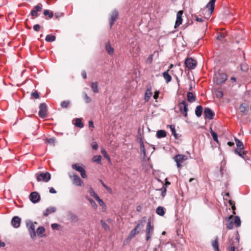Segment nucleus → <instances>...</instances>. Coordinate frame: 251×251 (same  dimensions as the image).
Listing matches in <instances>:
<instances>
[{"label": "nucleus", "instance_id": "nucleus-1", "mask_svg": "<svg viewBox=\"0 0 251 251\" xmlns=\"http://www.w3.org/2000/svg\"><path fill=\"white\" fill-rule=\"evenodd\" d=\"M177 107L180 113L185 118L188 117V112L189 111L188 105L185 100H182L179 101Z\"/></svg>", "mask_w": 251, "mask_h": 251}, {"label": "nucleus", "instance_id": "nucleus-2", "mask_svg": "<svg viewBox=\"0 0 251 251\" xmlns=\"http://www.w3.org/2000/svg\"><path fill=\"white\" fill-rule=\"evenodd\" d=\"M35 176L37 181L48 182L51 178L50 174L49 172L38 173L35 174Z\"/></svg>", "mask_w": 251, "mask_h": 251}, {"label": "nucleus", "instance_id": "nucleus-3", "mask_svg": "<svg viewBox=\"0 0 251 251\" xmlns=\"http://www.w3.org/2000/svg\"><path fill=\"white\" fill-rule=\"evenodd\" d=\"M227 79V76L225 73H218L215 74L213 78V81L216 84L220 85L225 83Z\"/></svg>", "mask_w": 251, "mask_h": 251}, {"label": "nucleus", "instance_id": "nucleus-4", "mask_svg": "<svg viewBox=\"0 0 251 251\" xmlns=\"http://www.w3.org/2000/svg\"><path fill=\"white\" fill-rule=\"evenodd\" d=\"M144 221L143 220H139L138 222L137 226L131 231L128 235L129 239H132L135 236L136 234L139 233L141 228L143 227Z\"/></svg>", "mask_w": 251, "mask_h": 251}, {"label": "nucleus", "instance_id": "nucleus-5", "mask_svg": "<svg viewBox=\"0 0 251 251\" xmlns=\"http://www.w3.org/2000/svg\"><path fill=\"white\" fill-rule=\"evenodd\" d=\"M188 157L184 154H177L173 157L174 160L176 162L178 168L181 167V163L187 159Z\"/></svg>", "mask_w": 251, "mask_h": 251}, {"label": "nucleus", "instance_id": "nucleus-6", "mask_svg": "<svg viewBox=\"0 0 251 251\" xmlns=\"http://www.w3.org/2000/svg\"><path fill=\"white\" fill-rule=\"evenodd\" d=\"M154 226L151 225V220L149 219L148 222V224L146 229V240L148 241L151 239V236L153 233Z\"/></svg>", "mask_w": 251, "mask_h": 251}, {"label": "nucleus", "instance_id": "nucleus-7", "mask_svg": "<svg viewBox=\"0 0 251 251\" xmlns=\"http://www.w3.org/2000/svg\"><path fill=\"white\" fill-rule=\"evenodd\" d=\"M197 65V61L192 58H187L185 60V65L186 67L190 70L194 69L196 67Z\"/></svg>", "mask_w": 251, "mask_h": 251}, {"label": "nucleus", "instance_id": "nucleus-8", "mask_svg": "<svg viewBox=\"0 0 251 251\" xmlns=\"http://www.w3.org/2000/svg\"><path fill=\"white\" fill-rule=\"evenodd\" d=\"M26 226L28 228V232L30 235L31 238L34 239L36 236L35 232V227L33 223L29 221L26 223Z\"/></svg>", "mask_w": 251, "mask_h": 251}, {"label": "nucleus", "instance_id": "nucleus-9", "mask_svg": "<svg viewBox=\"0 0 251 251\" xmlns=\"http://www.w3.org/2000/svg\"><path fill=\"white\" fill-rule=\"evenodd\" d=\"M69 177L72 179L73 183L75 186H81L83 184V180L77 175H71L69 174Z\"/></svg>", "mask_w": 251, "mask_h": 251}, {"label": "nucleus", "instance_id": "nucleus-10", "mask_svg": "<svg viewBox=\"0 0 251 251\" xmlns=\"http://www.w3.org/2000/svg\"><path fill=\"white\" fill-rule=\"evenodd\" d=\"M39 116L44 118L47 116V106L45 103H42L39 106Z\"/></svg>", "mask_w": 251, "mask_h": 251}, {"label": "nucleus", "instance_id": "nucleus-11", "mask_svg": "<svg viewBox=\"0 0 251 251\" xmlns=\"http://www.w3.org/2000/svg\"><path fill=\"white\" fill-rule=\"evenodd\" d=\"M204 115L205 119L212 120L213 119L215 113L210 108H205L204 110Z\"/></svg>", "mask_w": 251, "mask_h": 251}, {"label": "nucleus", "instance_id": "nucleus-12", "mask_svg": "<svg viewBox=\"0 0 251 251\" xmlns=\"http://www.w3.org/2000/svg\"><path fill=\"white\" fill-rule=\"evenodd\" d=\"M183 14V11L180 10L176 14V23L175 25V27L177 28L181 24L182 22V16Z\"/></svg>", "mask_w": 251, "mask_h": 251}, {"label": "nucleus", "instance_id": "nucleus-13", "mask_svg": "<svg viewBox=\"0 0 251 251\" xmlns=\"http://www.w3.org/2000/svg\"><path fill=\"white\" fill-rule=\"evenodd\" d=\"M40 198V195L36 192H32L29 195L30 200L34 203L38 202Z\"/></svg>", "mask_w": 251, "mask_h": 251}, {"label": "nucleus", "instance_id": "nucleus-14", "mask_svg": "<svg viewBox=\"0 0 251 251\" xmlns=\"http://www.w3.org/2000/svg\"><path fill=\"white\" fill-rule=\"evenodd\" d=\"M21 219L18 216L14 217L11 220V224L15 228H18L20 226Z\"/></svg>", "mask_w": 251, "mask_h": 251}, {"label": "nucleus", "instance_id": "nucleus-15", "mask_svg": "<svg viewBox=\"0 0 251 251\" xmlns=\"http://www.w3.org/2000/svg\"><path fill=\"white\" fill-rule=\"evenodd\" d=\"M118 17V12L116 10H114L111 15L110 21V26L111 27L114 22L116 21Z\"/></svg>", "mask_w": 251, "mask_h": 251}, {"label": "nucleus", "instance_id": "nucleus-16", "mask_svg": "<svg viewBox=\"0 0 251 251\" xmlns=\"http://www.w3.org/2000/svg\"><path fill=\"white\" fill-rule=\"evenodd\" d=\"M152 95L151 88V86L148 87L145 94V100L147 102L148 101L150 100Z\"/></svg>", "mask_w": 251, "mask_h": 251}, {"label": "nucleus", "instance_id": "nucleus-17", "mask_svg": "<svg viewBox=\"0 0 251 251\" xmlns=\"http://www.w3.org/2000/svg\"><path fill=\"white\" fill-rule=\"evenodd\" d=\"M216 0H210L206 5V8L208 9L210 14H211L214 9Z\"/></svg>", "mask_w": 251, "mask_h": 251}, {"label": "nucleus", "instance_id": "nucleus-18", "mask_svg": "<svg viewBox=\"0 0 251 251\" xmlns=\"http://www.w3.org/2000/svg\"><path fill=\"white\" fill-rule=\"evenodd\" d=\"M239 110L243 114L246 115L249 111V107L246 103H242L239 106Z\"/></svg>", "mask_w": 251, "mask_h": 251}, {"label": "nucleus", "instance_id": "nucleus-19", "mask_svg": "<svg viewBox=\"0 0 251 251\" xmlns=\"http://www.w3.org/2000/svg\"><path fill=\"white\" fill-rule=\"evenodd\" d=\"M56 210V208L55 207H49L46 209L43 214L45 216H48L49 215L54 213Z\"/></svg>", "mask_w": 251, "mask_h": 251}, {"label": "nucleus", "instance_id": "nucleus-20", "mask_svg": "<svg viewBox=\"0 0 251 251\" xmlns=\"http://www.w3.org/2000/svg\"><path fill=\"white\" fill-rule=\"evenodd\" d=\"M72 168L75 171L81 173L84 168L83 167V165H80L78 164H74L72 165Z\"/></svg>", "mask_w": 251, "mask_h": 251}, {"label": "nucleus", "instance_id": "nucleus-21", "mask_svg": "<svg viewBox=\"0 0 251 251\" xmlns=\"http://www.w3.org/2000/svg\"><path fill=\"white\" fill-rule=\"evenodd\" d=\"M105 50L109 55H112L114 52V49L110 45L109 42H107L105 45Z\"/></svg>", "mask_w": 251, "mask_h": 251}, {"label": "nucleus", "instance_id": "nucleus-22", "mask_svg": "<svg viewBox=\"0 0 251 251\" xmlns=\"http://www.w3.org/2000/svg\"><path fill=\"white\" fill-rule=\"evenodd\" d=\"M169 70H168L167 71L164 72L163 73V76L164 78L165 79L166 82L167 83H168L170 82L172 80V76L169 74L168 72Z\"/></svg>", "mask_w": 251, "mask_h": 251}, {"label": "nucleus", "instance_id": "nucleus-23", "mask_svg": "<svg viewBox=\"0 0 251 251\" xmlns=\"http://www.w3.org/2000/svg\"><path fill=\"white\" fill-rule=\"evenodd\" d=\"M235 141L237 146V150H243L244 148L243 143L237 138H235Z\"/></svg>", "mask_w": 251, "mask_h": 251}, {"label": "nucleus", "instance_id": "nucleus-24", "mask_svg": "<svg viewBox=\"0 0 251 251\" xmlns=\"http://www.w3.org/2000/svg\"><path fill=\"white\" fill-rule=\"evenodd\" d=\"M45 231V229L43 226H39L37 229V234L38 236L42 237L45 236L44 233Z\"/></svg>", "mask_w": 251, "mask_h": 251}, {"label": "nucleus", "instance_id": "nucleus-25", "mask_svg": "<svg viewBox=\"0 0 251 251\" xmlns=\"http://www.w3.org/2000/svg\"><path fill=\"white\" fill-rule=\"evenodd\" d=\"M203 110L202 107L201 105H198L195 109V114L198 117L201 116Z\"/></svg>", "mask_w": 251, "mask_h": 251}, {"label": "nucleus", "instance_id": "nucleus-26", "mask_svg": "<svg viewBox=\"0 0 251 251\" xmlns=\"http://www.w3.org/2000/svg\"><path fill=\"white\" fill-rule=\"evenodd\" d=\"M212 246L215 251H219L218 245V238L216 237L214 240L212 242Z\"/></svg>", "mask_w": 251, "mask_h": 251}, {"label": "nucleus", "instance_id": "nucleus-27", "mask_svg": "<svg viewBox=\"0 0 251 251\" xmlns=\"http://www.w3.org/2000/svg\"><path fill=\"white\" fill-rule=\"evenodd\" d=\"M187 100L190 102H193L196 100V97L192 92H188L187 94Z\"/></svg>", "mask_w": 251, "mask_h": 251}, {"label": "nucleus", "instance_id": "nucleus-28", "mask_svg": "<svg viewBox=\"0 0 251 251\" xmlns=\"http://www.w3.org/2000/svg\"><path fill=\"white\" fill-rule=\"evenodd\" d=\"M166 132L164 130H159L157 131L156 136L158 138H164L166 136Z\"/></svg>", "mask_w": 251, "mask_h": 251}, {"label": "nucleus", "instance_id": "nucleus-29", "mask_svg": "<svg viewBox=\"0 0 251 251\" xmlns=\"http://www.w3.org/2000/svg\"><path fill=\"white\" fill-rule=\"evenodd\" d=\"M98 83L97 82H92L91 84V88L94 93H99V89H98Z\"/></svg>", "mask_w": 251, "mask_h": 251}, {"label": "nucleus", "instance_id": "nucleus-30", "mask_svg": "<svg viewBox=\"0 0 251 251\" xmlns=\"http://www.w3.org/2000/svg\"><path fill=\"white\" fill-rule=\"evenodd\" d=\"M75 126L80 128H82L84 126L83 124L82 123L81 119L80 118H76L75 119Z\"/></svg>", "mask_w": 251, "mask_h": 251}, {"label": "nucleus", "instance_id": "nucleus-31", "mask_svg": "<svg viewBox=\"0 0 251 251\" xmlns=\"http://www.w3.org/2000/svg\"><path fill=\"white\" fill-rule=\"evenodd\" d=\"M156 213L160 216H163L165 214L164 208L162 206H159L156 208Z\"/></svg>", "mask_w": 251, "mask_h": 251}, {"label": "nucleus", "instance_id": "nucleus-32", "mask_svg": "<svg viewBox=\"0 0 251 251\" xmlns=\"http://www.w3.org/2000/svg\"><path fill=\"white\" fill-rule=\"evenodd\" d=\"M55 39V36L49 34L46 36L45 40L47 42H53Z\"/></svg>", "mask_w": 251, "mask_h": 251}, {"label": "nucleus", "instance_id": "nucleus-33", "mask_svg": "<svg viewBox=\"0 0 251 251\" xmlns=\"http://www.w3.org/2000/svg\"><path fill=\"white\" fill-rule=\"evenodd\" d=\"M101 152L102 155H103L104 157L107 159L109 162H110V157L107 153V152L103 148L101 149Z\"/></svg>", "mask_w": 251, "mask_h": 251}, {"label": "nucleus", "instance_id": "nucleus-34", "mask_svg": "<svg viewBox=\"0 0 251 251\" xmlns=\"http://www.w3.org/2000/svg\"><path fill=\"white\" fill-rule=\"evenodd\" d=\"M210 133L211 134V136H212V138L214 141L217 142V143H219V141L218 139V136L217 133L214 132L212 129L211 128Z\"/></svg>", "mask_w": 251, "mask_h": 251}, {"label": "nucleus", "instance_id": "nucleus-35", "mask_svg": "<svg viewBox=\"0 0 251 251\" xmlns=\"http://www.w3.org/2000/svg\"><path fill=\"white\" fill-rule=\"evenodd\" d=\"M92 160L94 162H95L99 164H100L101 160V156L100 155H95L93 157Z\"/></svg>", "mask_w": 251, "mask_h": 251}, {"label": "nucleus", "instance_id": "nucleus-36", "mask_svg": "<svg viewBox=\"0 0 251 251\" xmlns=\"http://www.w3.org/2000/svg\"><path fill=\"white\" fill-rule=\"evenodd\" d=\"M88 192L90 194V195L94 197L95 199L98 196V195L96 194L94 190L91 187H90L88 190Z\"/></svg>", "mask_w": 251, "mask_h": 251}, {"label": "nucleus", "instance_id": "nucleus-37", "mask_svg": "<svg viewBox=\"0 0 251 251\" xmlns=\"http://www.w3.org/2000/svg\"><path fill=\"white\" fill-rule=\"evenodd\" d=\"M87 199L88 200V201L90 202L92 206L94 208L96 209L97 208V204L95 202V201L91 198H89L88 197H86Z\"/></svg>", "mask_w": 251, "mask_h": 251}, {"label": "nucleus", "instance_id": "nucleus-38", "mask_svg": "<svg viewBox=\"0 0 251 251\" xmlns=\"http://www.w3.org/2000/svg\"><path fill=\"white\" fill-rule=\"evenodd\" d=\"M170 128L171 129L172 134L176 138H177V134L176 131L175 127L173 125H170Z\"/></svg>", "mask_w": 251, "mask_h": 251}, {"label": "nucleus", "instance_id": "nucleus-39", "mask_svg": "<svg viewBox=\"0 0 251 251\" xmlns=\"http://www.w3.org/2000/svg\"><path fill=\"white\" fill-rule=\"evenodd\" d=\"M234 223L236 224L237 227H239L241 225V221L239 217L236 216L235 217L234 220Z\"/></svg>", "mask_w": 251, "mask_h": 251}, {"label": "nucleus", "instance_id": "nucleus-40", "mask_svg": "<svg viewBox=\"0 0 251 251\" xmlns=\"http://www.w3.org/2000/svg\"><path fill=\"white\" fill-rule=\"evenodd\" d=\"M215 95L218 98H222L223 97V92L220 90H217Z\"/></svg>", "mask_w": 251, "mask_h": 251}, {"label": "nucleus", "instance_id": "nucleus-41", "mask_svg": "<svg viewBox=\"0 0 251 251\" xmlns=\"http://www.w3.org/2000/svg\"><path fill=\"white\" fill-rule=\"evenodd\" d=\"M70 102L69 101L64 100L61 102V106L63 108H67L70 104Z\"/></svg>", "mask_w": 251, "mask_h": 251}, {"label": "nucleus", "instance_id": "nucleus-42", "mask_svg": "<svg viewBox=\"0 0 251 251\" xmlns=\"http://www.w3.org/2000/svg\"><path fill=\"white\" fill-rule=\"evenodd\" d=\"M100 223L102 227L105 229V230H108L109 229V226L103 220L100 221Z\"/></svg>", "mask_w": 251, "mask_h": 251}, {"label": "nucleus", "instance_id": "nucleus-43", "mask_svg": "<svg viewBox=\"0 0 251 251\" xmlns=\"http://www.w3.org/2000/svg\"><path fill=\"white\" fill-rule=\"evenodd\" d=\"M100 183L102 185V186L107 190V191L109 193H111L112 192V190L111 189L108 187L107 185H106L103 182V181L102 180H100Z\"/></svg>", "mask_w": 251, "mask_h": 251}, {"label": "nucleus", "instance_id": "nucleus-44", "mask_svg": "<svg viewBox=\"0 0 251 251\" xmlns=\"http://www.w3.org/2000/svg\"><path fill=\"white\" fill-rule=\"evenodd\" d=\"M84 99L86 103H90L91 101V99L87 95L84 93Z\"/></svg>", "mask_w": 251, "mask_h": 251}, {"label": "nucleus", "instance_id": "nucleus-45", "mask_svg": "<svg viewBox=\"0 0 251 251\" xmlns=\"http://www.w3.org/2000/svg\"><path fill=\"white\" fill-rule=\"evenodd\" d=\"M43 13L45 15H49L50 18H52V17L53 16V13L52 12L50 13L49 10H44Z\"/></svg>", "mask_w": 251, "mask_h": 251}, {"label": "nucleus", "instance_id": "nucleus-46", "mask_svg": "<svg viewBox=\"0 0 251 251\" xmlns=\"http://www.w3.org/2000/svg\"><path fill=\"white\" fill-rule=\"evenodd\" d=\"M46 142L50 144H54L55 143V139L53 138L46 139Z\"/></svg>", "mask_w": 251, "mask_h": 251}, {"label": "nucleus", "instance_id": "nucleus-47", "mask_svg": "<svg viewBox=\"0 0 251 251\" xmlns=\"http://www.w3.org/2000/svg\"><path fill=\"white\" fill-rule=\"evenodd\" d=\"M235 153L242 157H243V155L245 154L244 151H243L242 150H235Z\"/></svg>", "mask_w": 251, "mask_h": 251}, {"label": "nucleus", "instance_id": "nucleus-48", "mask_svg": "<svg viewBox=\"0 0 251 251\" xmlns=\"http://www.w3.org/2000/svg\"><path fill=\"white\" fill-rule=\"evenodd\" d=\"M226 35L224 33H220L217 37V39L219 40H222L225 37Z\"/></svg>", "mask_w": 251, "mask_h": 251}, {"label": "nucleus", "instance_id": "nucleus-49", "mask_svg": "<svg viewBox=\"0 0 251 251\" xmlns=\"http://www.w3.org/2000/svg\"><path fill=\"white\" fill-rule=\"evenodd\" d=\"M95 199L97 201L100 205L102 206L104 204L103 201L101 200L99 196L96 198Z\"/></svg>", "mask_w": 251, "mask_h": 251}, {"label": "nucleus", "instance_id": "nucleus-50", "mask_svg": "<svg viewBox=\"0 0 251 251\" xmlns=\"http://www.w3.org/2000/svg\"><path fill=\"white\" fill-rule=\"evenodd\" d=\"M91 147L93 150H96L98 149V145L97 142H94L91 144Z\"/></svg>", "mask_w": 251, "mask_h": 251}, {"label": "nucleus", "instance_id": "nucleus-51", "mask_svg": "<svg viewBox=\"0 0 251 251\" xmlns=\"http://www.w3.org/2000/svg\"><path fill=\"white\" fill-rule=\"evenodd\" d=\"M31 96L34 97L35 99H38L39 98V95L37 91H35L32 92L31 94Z\"/></svg>", "mask_w": 251, "mask_h": 251}, {"label": "nucleus", "instance_id": "nucleus-52", "mask_svg": "<svg viewBox=\"0 0 251 251\" xmlns=\"http://www.w3.org/2000/svg\"><path fill=\"white\" fill-rule=\"evenodd\" d=\"M241 70L243 71L246 72L248 70V67L245 64H242L241 65Z\"/></svg>", "mask_w": 251, "mask_h": 251}, {"label": "nucleus", "instance_id": "nucleus-53", "mask_svg": "<svg viewBox=\"0 0 251 251\" xmlns=\"http://www.w3.org/2000/svg\"><path fill=\"white\" fill-rule=\"evenodd\" d=\"M226 227L228 229H231L233 227V223L232 222H230L228 223L226 225Z\"/></svg>", "mask_w": 251, "mask_h": 251}, {"label": "nucleus", "instance_id": "nucleus-54", "mask_svg": "<svg viewBox=\"0 0 251 251\" xmlns=\"http://www.w3.org/2000/svg\"><path fill=\"white\" fill-rule=\"evenodd\" d=\"M80 173V175L82 178H85L87 177V176L86 175V171H85V169H83V170Z\"/></svg>", "mask_w": 251, "mask_h": 251}, {"label": "nucleus", "instance_id": "nucleus-55", "mask_svg": "<svg viewBox=\"0 0 251 251\" xmlns=\"http://www.w3.org/2000/svg\"><path fill=\"white\" fill-rule=\"evenodd\" d=\"M40 25L38 24L35 25L33 26V29L36 31H38L40 29Z\"/></svg>", "mask_w": 251, "mask_h": 251}, {"label": "nucleus", "instance_id": "nucleus-56", "mask_svg": "<svg viewBox=\"0 0 251 251\" xmlns=\"http://www.w3.org/2000/svg\"><path fill=\"white\" fill-rule=\"evenodd\" d=\"M31 15L33 17H37L38 16V14H37V10H32L31 11Z\"/></svg>", "mask_w": 251, "mask_h": 251}, {"label": "nucleus", "instance_id": "nucleus-57", "mask_svg": "<svg viewBox=\"0 0 251 251\" xmlns=\"http://www.w3.org/2000/svg\"><path fill=\"white\" fill-rule=\"evenodd\" d=\"M161 190L162 191V192H161V195L163 197H164L166 194V188H165V187H163Z\"/></svg>", "mask_w": 251, "mask_h": 251}, {"label": "nucleus", "instance_id": "nucleus-58", "mask_svg": "<svg viewBox=\"0 0 251 251\" xmlns=\"http://www.w3.org/2000/svg\"><path fill=\"white\" fill-rule=\"evenodd\" d=\"M159 94V91H156L154 92V95H153V98L155 100H157L158 99V98Z\"/></svg>", "mask_w": 251, "mask_h": 251}, {"label": "nucleus", "instance_id": "nucleus-59", "mask_svg": "<svg viewBox=\"0 0 251 251\" xmlns=\"http://www.w3.org/2000/svg\"><path fill=\"white\" fill-rule=\"evenodd\" d=\"M71 219L72 221L74 222H77L78 220L77 217L75 215H73L71 216Z\"/></svg>", "mask_w": 251, "mask_h": 251}, {"label": "nucleus", "instance_id": "nucleus-60", "mask_svg": "<svg viewBox=\"0 0 251 251\" xmlns=\"http://www.w3.org/2000/svg\"><path fill=\"white\" fill-rule=\"evenodd\" d=\"M34 10H37V11H40L42 10V5H37L35 6Z\"/></svg>", "mask_w": 251, "mask_h": 251}, {"label": "nucleus", "instance_id": "nucleus-61", "mask_svg": "<svg viewBox=\"0 0 251 251\" xmlns=\"http://www.w3.org/2000/svg\"><path fill=\"white\" fill-rule=\"evenodd\" d=\"M141 151L143 152L144 156H145L146 155V151L143 144L141 145Z\"/></svg>", "mask_w": 251, "mask_h": 251}, {"label": "nucleus", "instance_id": "nucleus-62", "mask_svg": "<svg viewBox=\"0 0 251 251\" xmlns=\"http://www.w3.org/2000/svg\"><path fill=\"white\" fill-rule=\"evenodd\" d=\"M51 228L53 229H56L57 227H58V225L57 224H51Z\"/></svg>", "mask_w": 251, "mask_h": 251}, {"label": "nucleus", "instance_id": "nucleus-63", "mask_svg": "<svg viewBox=\"0 0 251 251\" xmlns=\"http://www.w3.org/2000/svg\"><path fill=\"white\" fill-rule=\"evenodd\" d=\"M81 75L83 78L86 79L87 77L86 73L85 71H82L81 72Z\"/></svg>", "mask_w": 251, "mask_h": 251}, {"label": "nucleus", "instance_id": "nucleus-64", "mask_svg": "<svg viewBox=\"0 0 251 251\" xmlns=\"http://www.w3.org/2000/svg\"><path fill=\"white\" fill-rule=\"evenodd\" d=\"M50 192L52 194H55L56 193V191L53 187H51L50 189Z\"/></svg>", "mask_w": 251, "mask_h": 251}]
</instances>
